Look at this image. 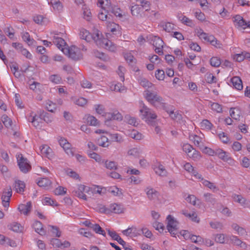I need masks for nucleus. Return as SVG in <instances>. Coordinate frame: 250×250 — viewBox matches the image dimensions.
I'll list each match as a JSON object with an SVG mask.
<instances>
[{
  "mask_svg": "<svg viewBox=\"0 0 250 250\" xmlns=\"http://www.w3.org/2000/svg\"><path fill=\"white\" fill-rule=\"evenodd\" d=\"M122 233L124 235L130 237H136L139 234L137 228L135 227L128 228L126 229L123 230Z\"/></svg>",
  "mask_w": 250,
  "mask_h": 250,
  "instance_id": "nucleus-16",
  "label": "nucleus"
},
{
  "mask_svg": "<svg viewBox=\"0 0 250 250\" xmlns=\"http://www.w3.org/2000/svg\"><path fill=\"white\" fill-rule=\"evenodd\" d=\"M49 227L51 228V231L54 236L57 237H60L61 236V231L58 227L54 226H49Z\"/></svg>",
  "mask_w": 250,
  "mask_h": 250,
  "instance_id": "nucleus-56",
  "label": "nucleus"
},
{
  "mask_svg": "<svg viewBox=\"0 0 250 250\" xmlns=\"http://www.w3.org/2000/svg\"><path fill=\"white\" fill-rule=\"evenodd\" d=\"M140 112L141 113L142 119L149 125L154 126L156 119L157 117L155 112L148 108L143 101H140Z\"/></svg>",
  "mask_w": 250,
  "mask_h": 250,
  "instance_id": "nucleus-1",
  "label": "nucleus"
},
{
  "mask_svg": "<svg viewBox=\"0 0 250 250\" xmlns=\"http://www.w3.org/2000/svg\"><path fill=\"white\" fill-rule=\"evenodd\" d=\"M204 197L205 199V201L210 202L214 204L216 202V200L213 197V195L211 193H207L204 194Z\"/></svg>",
  "mask_w": 250,
  "mask_h": 250,
  "instance_id": "nucleus-55",
  "label": "nucleus"
},
{
  "mask_svg": "<svg viewBox=\"0 0 250 250\" xmlns=\"http://www.w3.org/2000/svg\"><path fill=\"white\" fill-rule=\"evenodd\" d=\"M215 156H217L223 161L228 163H230L232 160L228 153L221 149H216Z\"/></svg>",
  "mask_w": 250,
  "mask_h": 250,
  "instance_id": "nucleus-12",
  "label": "nucleus"
},
{
  "mask_svg": "<svg viewBox=\"0 0 250 250\" xmlns=\"http://www.w3.org/2000/svg\"><path fill=\"white\" fill-rule=\"evenodd\" d=\"M96 233L105 236L104 230L98 224L94 223L91 228Z\"/></svg>",
  "mask_w": 250,
  "mask_h": 250,
  "instance_id": "nucleus-35",
  "label": "nucleus"
},
{
  "mask_svg": "<svg viewBox=\"0 0 250 250\" xmlns=\"http://www.w3.org/2000/svg\"><path fill=\"white\" fill-rule=\"evenodd\" d=\"M40 149L42 154L45 155L47 157H49L50 154L51 152V148L47 145H43L40 147Z\"/></svg>",
  "mask_w": 250,
  "mask_h": 250,
  "instance_id": "nucleus-38",
  "label": "nucleus"
},
{
  "mask_svg": "<svg viewBox=\"0 0 250 250\" xmlns=\"http://www.w3.org/2000/svg\"><path fill=\"white\" fill-rule=\"evenodd\" d=\"M92 39L100 47L104 48L112 52L115 51L116 49L115 44L108 39L103 38V36L99 31H97L93 34Z\"/></svg>",
  "mask_w": 250,
  "mask_h": 250,
  "instance_id": "nucleus-2",
  "label": "nucleus"
},
{
  "mask_svg": "<svg viewBox=\"0 0 250 250\" xmlns=\"http://www.w3.org/2000/svg\"><path fill=\"white\" fill-rule=\"evenodd\" d=\"M93 34L91 35L86 30L83 29L80 31V36L82 39L85 40L87 42H89L90 39L92 38Z\"/></svg>",
  "mask_w": 250,
  "mask_h": 250,
  "instance_id": "nucleus-26",
  "label": "nucleus"
},
{
  "mask_svg": "<svg viewBox=\"0 0 250 250\" xmlns=\"http://www.w3.org/2000/svg\"><path fill=\"white\" fill-rule=\"evenodd\" d=\"M42 204L45 205L57 206V204H55V201L49 197H45L42 200Z\"/></svg>",
  "mask_w": 250,
  "mask_h": 250,
  "instance_id": "nucleus-64",
  "label": "nucleus"
},
{
  "mask_svg": "<svg viewBox=\"0 0 250 250\" xmlns=\"http://www.w3.org/2000/svg\"><path fill=\"white\" fill-rule=\"evenodd\" d=\"M178 18L179 20L183 23L189 26H192L193 25V22L192 20H190L189 18L187 17L186 16L180 14L178 15Z\"/></svg>",
  "mask_w": 250,
  "mask_h": 250,
  "instance_id": "nucleus-25",
  "label": "nucleus"
},
{
  "mask_svg": "<svg viewBox=\"0 0 250 250\" xmlns=\"http://www.w3.org/2000/svg\"><path fill=\"white\" fill-rule=\"evenodd\" d=\"M105 116L106 119L105 123H107L110 120H117L120 121L123 119L122 114L118 111H115L112 113H106L105 114Z\"/></svg>",
  "mask_w": 250,
  "mask_h": 250,
  "instance_id": "nucleus-11",
  "label": "nucleus"
},
{
  "mask_svg": "<svg viewBox=\"0 0 250 250\" xmlns=\"http://www.w3.org/2000/svg\"><path fill=\"white\" fill-rule=\"evenodd\" d=\"M33 227L35 230L40 235H43L45 234L42 223L39 221H36L33 224Z\"/></svg>",
  "mask_w": 250,
  "mask_h": 250,
  "instance_id": "nucleus-20",
  "label": "nucleus"
},
{
  "mask_svg": "<svg viewBox=\"0 0 250 250\" xmlns=\"http://www.w3.org/2000/svg\"><path fill=\"white\" fill-rule=\"evenodd\" d=\"M53 42L57 46L59 49H61L62 51V49L67 48L65 47L66 44L65 41L62 38L57 36H54Z\"/></svg>",
  "mask_w": 250,
  "mask_h": 250,
  "instance_id": "nucleus-15",
  "label": "nucleus"
},
{
  "mask_svg": "<svg viewBox=\"0 0 250 250\" xmlns=\"http://www.w3.org/2000/svg\"><path fill=\"white\" fill-rule=\"evenodd\" d=\"M91 190H92V188L80 184L78 186L77 189L72 191V193L74 195L79 198L87 200L86 195L85 194V193H88Z\"/></svg>",
  "mask_w": 250,
  "mask_h": 250,
  "instance_id": "nucleus-7",
  "label": "nucleus"
},
{
  "mask_svg": "<svg viewBox=\"0 0 250 250\" xmlns=\"http://www.w3.org/2000/svg\"><path fill=\"white\" fill-rule=\"evenodd\" d=\"M200 149L205 154H207L210 156L215 155L216 150H213L209 147L204 146L203 145L200 147Z\"/></svg>",
  "mask_w": 250,
  "mask_h": 250,
  "instance_id": "nucleus-36",
  "label": "nucleus"
},
{
  "mask_svg": "<svg viewBox=\"0 0 250 250\" xmlns=\"http://www.w3.org/2000/svg\"><path fill=\"white\" fill-rule=\"evenodd\" d=\"M66 189L64 188L61 186L58 187L54 190L55 194L57 195H64L66 193Z\"/></svg>",
  "mask_w": 250,
  "mask_h": 250,
  "instance_id": "nucleus-62",
  "label": "nucleus"
},
{
  "mask_svg": "<svg viewBox=\"0 0 250 250\" xmlns=\"http://www.w3.org/2000/svg\"><path fill=\"white\" fill-rule=\"evenodd\" d=\"M145 191L149 200L155 202L159 199L160 194L155 189L148 187L146 188Z\"/></svg>",
  "mask_w": 250,
  "mask_h": 250,
  "instance_id": "nucleus-9",
  "label": "nucleus"
},
{
  "mask_svg": "<svg viewBox=\"0 0 250 250\" xmlns=\"http://www.w3.org/2000/svg\"><path fill=\"white\" fill-rule=\"evenodd\" d=\"M230 240L234 244L237 246H240L241 247H244L246 246L245 243L242 242L241 240L235 236H231L230 237Z\"/></svg>",
  "mask_w": 250,
  "mask_h": 250,
  "instance_id": "nucleus-47",
  "label": "nucleus"
},
{
  "mask_svg": "<svg viewBox=\"0 0 250 250\" xmlns=\"http://www.w3.org/2000/svg\"><path fill=\"white\" fill-rule=\"evenodd\" d=\"M193 149L194 148L193 146L188 144H184L183 146V150L188 154H188L192 152Z\"/></svg>",
  "mask_w": 250,
  "mask_h": 250,
  "instance_id": "nucleus-61",
  "label": "nucleus"
},
{
  "mask_svg": "<svg viewBox=\"0 0 250 250\" xmlns=\"http://www.w3.org/2000/svg\"><path fill=\"white\" fill-rule=\"evenodd\" d=\"M190 140L192 141L194 145L200 148L203 145L201 144V139L197 135H194L190 137Z\"/></svg>",
  "mask_w": 250,
  "mask_h": 250,
  "instance_id": "nucleus-50",
  "label": "nucleus"
},
{
  "mask_svg": "<svg viewBox=\"0 0 250 250\" xmlns=\"http://www.w3.org/2000/svg\"><path fill=\"white\" fill-rule=\"evenodd\" d=\"M98 144L102 147H108L109 145V140L105 136H102L97 140Z\"/></svg>",
  "mask_w": 250,
  "mask_h": 250,
  "instance_id": "nucleus-29",
  "label": "nucleus"
},
{
  "mask_svg": "<svg viewBox=\"0 0 250 250\" xmlns=\"http://www.w3.org/2000/svg\"><path fill=\"white\" fill-rule=\"evenodd\" d=\"M38 185L40 187L43 188H48L50 186L51 184V181L46 178H42L40 179L37 182Z\"/></svg>",
  "mask_w": 250,
  "mask_h": 250,
  "instance_id": "nucleus-22",
  "label": "nucleus"
},
{
  "mask_svg": "<svg viewBox=\"0 0 250 250\" xmlns=\"http://www.w3.org/2000/svg\"><path fill=\"white\" fill-rule=\"evenodd\" d=\"M141 153L142 151L140 148L131 147L128 150L127 152V155L128 156L132 157L134 158H138L140 156Z\"/></svg>",
  "mask_w": 250,
  "mask_h": 250,
  "instance_id": "nucleus-17",
  "label": "nucleus"
},
{
  "mask_svg": "<svg viewBox=\"0 0 250 250\" xmlns=\"http://www.w3.org/2000/svg\"><path fill=\"white\" fill-rule=\"evenodd\" d=\"M25 185L23 181L17 180L15 181L14 188L16 191L21 193L24 191Z\"/></svg>",
  "mask_w": 250,
  "mask_h": 250,
  "instance_id": "nucleus-27",
  "label": "nucleus"
},
{
  "mask_svg": "<svg viewBox=\"0 0 250 250\" xmlns=\"http://www.w3.org/2000/svg\"><path fill=\"white\" fill-rule=\"evenodd\" d=\"M197 35L200 39L209 42V38L210 35H208V34L204 32L202 30L200 29L197 32Z\"/></svg>",
  "mask_w": 250,
  "mask_h": 250,
  "instance_id": "nucleus-44",
  "label": "nucleus"
},
{
  "mask_svg": "<svg viewBox=\"0 0 250 250\" xmlns=\"http://www.w3.org/2000/svg\"><path fill=\"white\" fill-rule=\"evenodd\" d=\"M202 184L206 187L212 190L213 191L218 190V189L217 187L214 185V183L210 182L209 181L204 179V178L202 179L201 180Z\"/></svg>",
  "mask_w": 250,
  "mask_h": 250,
  "instance_id": "nucleus-31",
  "label": "nucleus"
},
{
  "mask_svg": "<svg viewBox=\"0 0 250 250\" xmlns=\"http://www.w3.org/2000/svg\"><path fill=\"white\" fill-rule=\"evenodd\" d=\"M87 122L91 125L96 126L98 124L97 119L93 116H88L87 118Z\"/></svg>",
  "mask_w": 250,
  "mask_h": 250,
  "instance_id": "nucleus-57",
  "label": "nucleus"
},
{
  "mask_svg": "<svg viewBox=\"0 0 250 250\" xmlns=\"http://www.w3.org/2000/svg\"><path fill=\"white\" fill-rule=\"evenodd\" d=\"M231 82L235 88L239 90L242 89V82L239 77H233L231 78Z\"/></svg>",
  "mask_w": 250,
  "mask_h": 250,
  "instance_id": "nucleus-19",
  "label": "nucleus"
},
{
  "mask_svg": "<svg viewBox=\"0 0 250 250\" xmlns=\"http://www.w3.org/2000/svg\"><path fill=\"white\" fill-rule=\"evenodd\" d=\"M105 167L106 168L109 169H117V164L114 161H108L107 160H104V163Z\"/></svg>",
  "mask_w": 250,
  "mask_h": 250,
  "instance_id": "nucleus-43",
  "label": "nucleus"
},
{
  "mask_svg": "<svg viewBox=\"0 0 250 250\" xmlns=\"http://www.w3.org/2000/svg\"><path fill=\"white\" fill-rule=\"evenodd\" d=\"M89 156L91 158L94 159L97 162L100 164H104V160L102 159L101 156L96 153L92 152L89 154Z\"/></svg>",
  "mask_w": 250,
  "mask_h": 250,
  "instance_id": "nucleus-49",
  "label": "nucleus"
},
{
  "mask_svg": "<svg viewBox=\"0 0 250 250\" xmlns=\"http://www.w3.org/2000/svg\"><path fill=\"white\" fill-rule=\"evenodd\" d=\"M188 157L194 161H198L201 158V156L200 153L194 148L192 152L188 154Z\"/></svg>",
  "mask_w": 250,
  "mask_h": 250,
  "instance_id": "nucleus-41",
  "label": "nucleus"
},
{
  "mask_svg": "<svg viewBox=\"0 0 250 250\" xmlns=\"http://www.w3.org/2000/svg\"><path fill=\"white\" fill-rule=\"evenodd\" d=\"M110 138L112 141L121 143L123 141V139L121 135L117 133L110 134Z\"/></svg>",
  "mask_w": 250,
  "mask_h": 250,
  "instance_id": "nucleus-53",
  "label": "nucleus"
},
{
  "mask_svg": "<svg viewBox=\"0 0 250 250\" xmlns=\"http://www.w3.org/2000/svg\"><path fill=\"white\" fill-rule=\"evenodd\" d=\"M212 126V124L208 120H203L201 123V127L202 129L209 130L211 129Z\"/></svg>",
  "mask_w": 250,
  "mask_h": 250,
  "instance_id": "nucleus-42",
  "label": "nucleus"
},
{
  "mask_svg": "<svg viewBox=\"0 0 250 250\" xmlns=\"http://www.w3.org/2000/svg\"><path fill=\"white\" fill-rule=\"evenodd\" d=\"M32 204L30 202H28L26 204H21L19 205L18 209L21 213L27 215L31 211Z\"/></svg>",
  "mask_w": 250,
  "mask_h": 250,
  "instance_id": "nucleus-14",
  "label": "nucleus"
},
{
  "mask_svg": "<svg viewBox=\"0 0 250 250\" xmlns=\"http://www.w3.org/2000/svg\"><path fill=\"white\" fill-rule=\"evenodd\" d=\"M1 121L5 126L7 128H8L12 125V120L9 118L6 115H3L1 117Z\"/></svg>",
  "mask_w": 250,
  "mask_h": 250,
  "instance_id": "nucleus-39",
  "label": "nucleus"
},
{
  "mask_svg": "<svg viewBox=\"0 0 250 250\" xmlns=\"http://www.w3.org/2000/svg\"><path fill=\"white\" fill-rule=\"evenodd\" d=\"M62 148L65 153L69 156L73 157L74 156V150L73 148L71 147V145L68 142L62 146Z\"/></svg>",
  "mask_w": 250,
  "mask_h": 250,
  "instance_id": "nucleus-30",
  "label": "nucleus"
},
{
  "mask_svg": "<svg viewBox=\"0 0 250 250\" xmlns=\"http://www.w3.org/2000/svg\"><path fill=\"white\" fill-rule=\"evenodd\" d=\"M46 107L47 110L51 112H53L56 109V104L50 101L46 102Z\"/></svg>",
  "mask_w": 250,
  "mask_h": 250,
  "instance_id": "nucleus-52",
  "label": "nucleus"
},
{
  "mask_svg": "<svg viewBox=\"0 0 250 250\" xmlns=\"http://www.w3.org/2000/svg\"><path fill=\"white\" fill-rule=\"evenodd\" d=\"M74 103L79 106H83L86 104L87 100L83 97H80L76 99Z\"/></svg>",
  "mask_w": 250,
  "mask_h": 250,
  "instance_id": "nucleus-60",
  "label": "nucleus"
},
{
  "mask_svg": "<svg viewBox=\"0 0 250 250\" xmlns=\"http://www.w3.org/2000/svg\"><path fill=\"white\" fill-rule=\"evenodd\" d=\"M130 10L133 16L137 17L140 14L142 9L139 5L136 4L131 7Z\"/></svg>",
  "mask_w": 250,
  "mask_h": 250,
  "instance_id": "nucleus-33",
  "label": "nucleus"
},
{
  "mask_svg": "<svg viewBox=\"0 0 250 250\" xmlns=\"http://www.w3.org/2000/svg\"><path fill=\"white\" fill-rule=\"evenodd\" d=\"M164 42L159 37H155L153 40V45L154 47H163Z\"/></svg>",
  "mask_w": 250,
  "mask_h": 250,
  "instance_id": "nucleus-46",
  "label": "nucleus"
},
{
  "mask_svg": "<svg viewBox=\"0 0 250 250\" xmlns=\"http://www.w3.org/2000/svg\"><path fill=\"white\" fill-rule=\"evenodd\" d=\"M12 191L11 187L4 189L1 195L2 203L3 207L8 208L9 206V201L12 196Z\"/></svg>",
  "mask_w": 250,
  "mask_h": 250,
  "instance_id": "nucleus-8",
  "label": "nucleus"
},
{
  "mask_svg": "<svg viewBox=\"0 0 250 250\" xmlns=\"http://www.w3.org/2000/svg\"><path fill=\"white\" fill-rule=\"evenodd\" d=\"M40 118L46 123L49 124L52 122L53 117L51 114L45 112L44 111H40Z\"/></svg>",
  "mask_w": 250,
  "mask_h": 250,
  "instance_id": "nucleus-21",
  "label": "nucleus"
},
{
  "mask_svg": "<svg viewBox=\"0 0 250 250\" xmlns=\"http://www.w3.org/2000/svg\"><path fill=\"white\" fill-rule=\"evenodd\" d=\"M153 227L160 232H162L164 231V226L161 223L156 221L153 223Z\"/></svg>",
  "mask_w": 250,
  "mask_h": 250,
  "instance_id": "nucleus-59",
  "label": "nucleus"
},
{
  "mask_svg": "<svg viewBox=\"0 0 250 250\" xmlns=\"http://www.w3.org/2000/svg\"><path fill=\"white\" fill-rule=\"evenodd\" d=\"M167 229L173 237H176L178 233V222L170 215H168L167 218Z\"/></svg>",
  "mask_w": 250,
  "mask_h": 250,
  "instance_id": "nucleus-5",
  "label": "nucleus"
},
{
  "mask_svg": "<svg viewBox=\"0 0 250 250\" xmlns=\"http://www.w3.org/2000/svg\"><path fill=\"white\" fill-rule=\"evenodd\" d=\"M165 76V72L163 70L158 69L155 73V77L159 80H163Z\"/></svg>",
  "mask_w": 250,
  "mask_h": 250,
  "instance_id": "nucleus-63",
  "label": "nucleus"
},
{
  "mask_svg": "<svg viewBox=\"0 0 250 250\" xmlns=\"http://www.w3.org/2000/svg\"><path fill=\"white\" fill-rule=\"evenodd\" d=\"M50 3L55 10L61 11L62 9V4L59 0H51Z\"/></svg>",
  "mask_w": 250,
  "mask_h": 250,
  "instance_id": "nucleus-34",
  "label": "nucleus"
},
{
  "mask_svg": "<svg viewBox=\"0 0 250 250\" xmlns=\"http://www.w3.org/2000/svg\"><path fill=\"white\" fill-rule=\"evenodd\" d=\"M210 64L212 66L217 67L220 65L221 62L219 58L213 57L210 60Z\"/></svg>",
  "mask_w": 250,
  "mask_h": 250,
  "instance_id": "nucleus-45",
  "label": "nucleus"
},
{
  "mask_svg": "<svg viewBox=\"0 0 250 250\" xmlns=\"http://www.w3.org/2000/svg\"><path fill=\"white\" fill-rule=\"evenodd\" d=\"M233 21L235 26L246 29V21L244 20L242 17L237 15L233 18Z\"/></svg>",
  "mask_w": 250,
  "mask_h": 250,
  "instance_id": "nucleus-13",
  "label": "nucleus"
},
{
  "mask_svg": "<svg viewBox=\"0 0 250 250\" xmlns=\"http://www.w3.org/2000/svg\"><path fill=\"white\" fill-rule=\"evenodd\" d=\"M97 5L105 11L110 10V5L108 4V0H98Z\"/></svg>",
  "mask_w": 250,
  "mask_h": 250,
  "instance_id": "nucleus-32",
  "label": "nucleus"
},
{
  "mask_svg": "<svg viewBox=\"0 0 250 250\" xmlns=\"http://www.w3.org/2000/svg\"><path fill=\"white\" fill-rule=\"evenodd\" d=\"M169 116L174 120H180L182 119V115L178 112H174L173 110L169 111Z\"/></svg>",
  "mask_w": 250,
  "mask_h": 250,
  "instance_id": "nucleus-54",
  "label": "nucleus"
},
{
  "mask_svg": "<svg viewBox=\"0 0 250 250\" xmlns=\"http://www.w3.org/2000/svg\"><path fill=\"white\" fill-rule=\"evenodd\" d=\"M10 229L15 232H21L22 229V227L18 223L14 222L9 226Z\"/></svg>",
  "mask_w": 250,
  "mask_h": 250,
  "instance_id": "nucleus-40",
  "label": "nucleus"
},
{
  "mask_svg": "<svg viewBox=\"0 0 250 250\" xmlns=\"http://www.w3.org/2000/svg\"><path fill=\"white\" fill-rule=\"evenodd\" d=\"M17 159L19 168L22 172L26 173L31 170V166L27 158H24L22 154H18Z\"/></svg>",
  "mask_w": 250,
  "mask_h": 250,
  "instance_id": "nucleus-6",
  "label": "nucleus"
},
{
  "mask_svg": "<svg viewBox=\"0 0 250 250\" xmlns=\"http://www.w3.org/2000/svg\"><path fill=\"white\" fill-rule=\"evenodd\" d=\"M209 42L212 45L214 46L216 48H220L221 47V44L220 43V42L217 41L212 35H210L209 38Z\"/></svg>",
  "mask_w": 250,
  "mask_h": 250,
  "instance_id": "nucleus-48",
  "label": "nucleus"
},
{
  "mask_svg": "<svg viewBox=\"0 0 250 250\" xmlns=\"http://www.w3.org/2000/svg\"><path fill=\"white\" fill-rule=\"evenodd\" d=\"M160 26L162 27L163 29L167 32H171L174 29V25L170 22H161Z\"/></svg>",
  "mask_w": 250,
  "mask_h": 250,
  "instance_id": "nucleus-28",
  "label": "nucleus"
},
{
  "mask_svg": "<svg viewBox=\"0 0 250 250\" xmlns=\"http://www.w3.org/2000/svg\"><path fill=\"white\" fill-rule=\"evenodd\" d=\"M144 95L146 100L155 107H157L158 104H163V98L158 95L156 92L146 90L144 92Z\"/></svg>",
  "mask_w": 250,
  "mask_h": 250,
  "instance_id": "nucleus-3",
  "label": "nucleus"
},
{
  "mask_svg": "<svg viewBox=\"0 0 250 250\" xmlns=\"http://www.w3.org/2000/svg\"><path fill=\"white\" fill-rule=\"evenodd\" d=\"M230 115L231 118L235 120H239L240 111L235 108H231L230 110Z\"/></svg>",
  "mask_w": 250,
  "mask_h": 250,
  "instance_id": "nucleus-37",
  "label": "nucleus"
},
{
  "mask_svg": "<svg viewBox=\"0 0 250 250\" xmlns=\"http://www.w3.org/2000/svg\"><path fill=\"white\" fill-rule=\"evenodd\" d=\"M49 80L54 83L59 84L61 82L62 78L60 75L55 74L51 75L49 77Z\"/></svg>",
  "mask_w": 250,
  "mask_h": 250,
  "instance_id": "nucleus-51",
  "label": "nucleus"
},
{
  "mask_svg": "<svg viewBox=\"0 0 250 250\" xmlns=\"http://www.w3.org/2000/svg\"><path fill=\"white\" fill-rule=\"evenodd\" d=\"M62 52L68 57L75 61L81 59L83 57L80 49L75 46H71L69 48L62 49Z\"/></svg>",
  "mask_w": 250,
  "mask_h": 250,
  "instance_id": "nucleus-4",
  "label": "nucleus"
},
{
  "mask_svg": "<svg viewBox=\"0 0 250 250\" xmlns=\"http://www.w3.org/2000/svg\"><path fill=\"white\" fill-rule=\"evenodd\" d=\"M214 240L217 243L224 244L228 240V237L225 234H217L214 235Z\"/></svg>",
  "mask_w": 250,
  "mask_h": 250,
  "instance_id": "nucleus-24",
  "label": "nucleus"
},
{
  "mask_svg": "<svg viewBox=\"0 0 250 250\" xmlns=\"http://www.w3.org/2000/svg\"><path fill=\"white\" fill-rule=\"evenodd\" d=\"M211 109L218 113L222 112V105L217 103H213L210 105Z\"/></svg>",
  "mask_w": 250,
  "mask_h": 250,
  "instance_id": "nucleus-58",
  "label": "nucleus"
},
{
  "mask_svg": "<svg viewBox=\"0 0 250 250\" xmlns=\"http://www.w3.org/2000/svg\"><path fill=\"white\" fill-rule=\"evenodd\" d=\"M155 173L160 176H166L167 174V171L165 167L161 164H159L154 168Z\"/></svg>",
  "mask_w": 250,
  "mask_h": 250,
  "instance_id": "nucleus-23",
  "label": "nucleus"
},
{
  "mask_svg": "<svg viewBox=\"0 0 250 250\" xmlns=\"http://www.w3.org/2000/svg\"><path fill=\"white\" fill-rule=\"evenodd\" d=\"M108 31L110 32L113 35L117 36H120L122 35V32L120 30V27L118 24L114 22H109L107 25Z\"/></svg>",
  "mask_w": 250,
  "mask_h": 250,
  "instance_id": "nucleus-10",
  "label": "nucleus"
},
{
  "mask_svg": "<svg viewBox=\"0 0 250 250\" xmlns=\"http://www.w3.org/2000/svg\"><path fill=\"white\" fill-rule=\"evenodd\" d=\"M109 210L115 213H121L124 212L123 206L118 204H111L109 208Z\"/></svg>",
  "mask_w": 250,
  "mask_h": 250,
  "instance_id": "nucleus-18",
  "label": "nucleus"
}]
</instances>
